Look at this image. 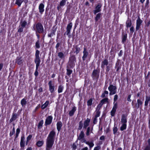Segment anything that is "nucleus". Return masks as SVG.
Segmentation results:
<instances>
[{
	"instance_id": "1",
	"label": "nucleus",
	"mask_w": 150,
	"mask_h": 150,
	"mask_svg": "<svg viewBox=\"0 0 150 150\" xmlns=\"http://www.w3.org/2000/svg\"><path fill=\"white\" fill-rule=\"evenodd\" d=\"M56 132L54 130L50 132L46 139V150H50L54 143Z\"/></svg>"
},
{
	"instance_id": "2",
	"label": "nucleus",
	"mask_w": 150,
	"mask_h": 150,
	"mask_svg": "<svg viewBox=\"0 0 150 150\" xmlns=\"http://www.w3.org/2000/svg\"><path fill=\"white\" fill-rule=\"evenodd\" d=\"M40 53V52L39 50H36L35 58L34 60V62L36 64V69L34 73V75L36 77H37L38 75V70L41 62V60L39 56Z\"/></svg>"
},
{
	"instance_id": "3",
	"label": "nucleus",
	"mask_w": 150,
	"mask_h": 150,
	"mask_svg": "<svg viewBox=\"0 0 150 150\" xmlns=\"http://www.w3.org/2000/svg\"><path fill=\"white\" fill-rule=\"evenodd\" d=\"M76 62V58L75 55H71L69 57V61L67 65V68H73L75 66Z\"/></svg>"
},
{
	"instance_id": "4",
	"label": "nucleus",
	"mask_w": 150,
	"mask_h": 150,
	"mask_svg": "<svg viewBox=\"0 0 150 150\" xmlns=\"http://www.w3.org/2000/svg\"><path fill=\"white\" fill-rule=\"evenodd\" d=\"M109 64L108 61L107 59H104L102 61L101 64V67L102 69L104 70L105 66V74H108L109 71L110 70V67L108 66Z\"/></svg>"
},
{
	"instance_id": "5",
	"label": "nucleus",
	"mask_w": 150,
	"mask_h": 150,
	"mask_svg": "<svg viewBox=\"0 0 150 150\" xmlns=\"http://www.w3.org/2000/svg\"><path fill=\"white\" fill-rule=\"evenodd\" d=\"M34 30H35L36 33H42L44 32V28L42 24L40 22L38 23L36 25H34Z\"/></svg>"
},
{
	"instance_id": "6",
	"label": "nucleus",
	"mask_w": 150,
	"mask_h": 150,
	"mask_svg": "<svg viewBox=\"0 0 150 150\" xmlns=\"http://www.w3.org/2000/svg\"><path fill=\"white\" fill-rule=\"evenodd\" d=\"M143 100H142L141 99H138L137 100V103H136L134 105L133 101H132V105L133 106V108H142V105L143 104Z\"/></svg>"
},
{
	"instance_id": "7",
	"label": "nucleus",
	"mask_w": 150,
	"mask_h": 150,
	"mask_svg": "<svg viewBox=\"0 0 150 150\" xmlns=\"http://www.w3.org/2000/svg\"><path fill=\"white\" fill-rule=\"evenodd\" d=\"M100 72V69L98 68L96 69H94L92 73L91 77L93 80L98 79Z\"/></svg>"
},
{
	"instance_id": "8",
	"label": "nucleus",
	"mask_w": 150,
	"mask_h": 150,
	"mask_svg": "<svg viewBox=\"0 0 150 150\" xmlns=\"http://www.w3.org/2000/svg\"><path fill=\"white\" fill-rule=\"evenodd\" d=\"M117 87L116 86H113L112 84H110L108 87V89L110 91V95H111L115 94L116 93Z\"/></svg>"
},
{
	"instance_id": "9",
	"label": "nucleus",
	"mask_w": 150,
	"mask_h": 150,
	"mask_svg": "<svg viewBox=\"0 0 150 150\" xmlns=\"http://www.w3.org/2000/svg\"><path fill=\"white\" fill-rule=\"evenodd\" d=\"M83 56L82 57V58L83 61H85L87 58H88L89 59H90L91 57L90 56L88 52L86 47L83 48Z\"/></svg>"
},
{
	"instance_id": "10",
	"label": "nucleus",
	"mask_w": 150,
	"mask_h": 150,
	"mask_svg": "<svg viewBox=\"0 0 150 150\" xmlns=\"http://www.w3.org/2000/svg\"><path fill=\"white\" fill-rule=\"evenodd\" d=\"M49 90L51 93H54L55 90V86L52 81L51 80L48 83Z\"/></svg>"
},
{
	"instance_id": "11",
	"label": "nucleus",
	"mask_w": 150,
	"mask_h": 150,
	"mask_svg": "<svg viewBox=\"0 0 150 150\" xmlns=\"http://www.w3.org/2000/svg\"><path fill=\"white\" fill-rule=\"evenodd\" d=\"M102 5L101 3H98L95 8V10L93 11V13L95 15L101 11Z\"/></svg>"
},
{
	"instance_id": "12",
	"label": "nucleus",
	"mask_w": 150,
	"mask_h": 150,
	"mask_svg": "<svg viewBox=\"0 0 150 150\" xmlns=\"http://www.w3.org/2000/svg\"><path fill=\"white\" fill-rule=\"evenodd\" d=\"M53 117L52 116H48L45 120V125L46 126L50 125L52 122Z\"/></svg>"
},
{
	"instance_id": "13",
	"label": "nucleus",
	"mask_w": 150,
	"mask_h": 150,
	"mask_svg": "<svg viewBox=\"0 0 150 150\" xmlns=\"http://www.w3.org/2000/svg\"><path fill=\"white\" fill-rule=\"evenodd\" d=\"M19 115L18 113L13 112L12 113V117L9 120L10 123H12L13 121L15 120L18 118Z\"/></svg>"
},
{
	"instance_id": "14",
	"label": "nucleus",
	"mask_w": 150,
	"mask_h": 150,
	"mask_svg": "<svg viewBox=\"0 0 150 150\" xmlns=\"http://www.w3.org/2000/svg\"><path fill=\"white\" fill-rule=\"evenodd\" d=\"M55 26H53L52 29L51 30V33H49L47 35V36L49 38H51L53 35H55V33L57 30V28H54Z\"/></svg>"
},
{
	"instance_id": "15",
	"label": "nucleus",
	"mask_w": 150,
	"mask_h": 150,
	"mask_svg": "<svg viewBox=\"0 0 150 150\" xmlns=\"http://www.w3.org/2000/svg\"><path fill=\"white\" fill-rule=\"evenodd\" d=\"M127 115L126 114H123L121 116V122L122 123L127 124Z\"/></svg>"
},
{
	"instance_id": "16",
	"label": "nucleus",
	"mask_w": 150,
	"mask_h": 150,
	"mask_svg": "<svg viewBox=\"0 0 150 150\" xmlns=\"http://www.w3.org/2000/svg\"><path fill=\"white\" fill-rule=\"evenodd\" d=\"M72 22L70 23L67 25V27L66 30V32L67 33V35H69L70 34L71 30L72 28Z\"/></svg>"
},
{
	"instance_id": "17",
	"label": "nucleus",
	"mask_w": 150,
	"mask_h": 150,
	"mask_svg": "<svg viewBox=\"0 0 150 150\" xmlns=\"http://www.w3.org/2000/svg\"><path fill=\"white\" fill-rule=\"evenodd\" d=\"M121 65L120 64L119 60L118 59L117 61L115 64V68L116 69V71L117 72H119V71L121 69Z\"/></svg>"
},
{
	"instance_id": "18",
	"label": "nucleus",
	"mask_w": 150,
	"mask_h": 150,
	"mask_svg": "<svg viewBox=\"0 0 150 150\" xmlns=\"http://www.w3.org/2000/svg\"><path fill=\"white\" fill-rule=\"evenodd\" d=\"M91 121V119L88 118L85 120L83 123V128L84 129H86L87 127L89 126V123Z\"/></svg>"
},
{
	"instance_id": "19",
	"label": "nucleus",
	"mask_w": 150,
	"mask_h": 150,
	"mask_svg": "<svg viewBox=\"0 0 150 150\" xmlns=\"http://www.w3.org/2000/svg\"><path fill=\"white\" fill-rule=\"evenodd\" d=\"M44 7L45 5L42 3H40L39 5L38 9L39 10V12L41 14L43 13L44 11Z\"/></svg>"
},
{
	"instance_id": "20",
	"label": "nucleus",
	"mask_w": 150,
	"mask_h": 150,
	"mask_svg": "<svg viewBox=\"0 0 150 150\" xmlns=\"http://www.w3.org/2000/svg\"><path fill=\"white\" fill-rule=\"evenodd\" d=\"M25 137L24 135L22 136L21 137V142L20 143V145L21 148L24 147L25 145V142L24 140Z\"/></svg>"
},
{
	"instance_id": "21",
	"label": "nucleus",
	"mask_w": 150,
	"mask_h": 150,
	"mask_svg": "<svg viewBox=\"0 0 150 150\" xmlns=\"http://www.w3.org/2000/svg\"><path fill=\"white\" fill-rule=\"evenodd\" d=\"M76 108L75 106H74L72 109L69 111V115L70 117L73 116L75 111H76Z\"/></svg>"
},
{
	"instance_id": "22",
	"label": "nucleus",
	"mask_w": 150,
	"mask_h": 150,
	"mask_svg": "<svg viewBox=\"0 0 150 150\" xmlns=\"http://www.w3.org/2000/svg\"><path fill=\"white\" fill-rule=\"evenodd\" d=\"M56 125L57 131L59 132L60 131L62 126V122L61 121L58 122L57 123Z\"/></svg>"
},
{
	"instance_id": "23",
	"label": "nucleus",
	"mask_w": 150,
	"mask_h": 150,
	"mask_svg": "<svg viewBox=\"0 0 150 150\" xmlns=\"http://www.w3.org/2000/svg\"><path fill=\"white\" fill-rule=\"evenodd\" d=\"M15 63L20 65L23 64V61L21 59V57H17Z\"/></svg>"
},
{
	"instance_id": "24",
	"label": "nucleus",
	"mask_w": 150,
	"mask_h": 150,
	"mask_svg": "<svg viewBox=\"0 0 150 150\" xmlns=\"http://www.w3.org/2000/svg\"><path fill=\"white\" fill-rule=\"evenodd\" d=\"M132 25V21L131 19H128L127 21L126 22V27L128 28L131 27Z\"/></svg>"
},
{
	"instance_id": "25",
	"label": "nucleus",
	"mask_w": 150,
	"mask_h": 150,
	"mask_svg": "<svg viewBox=\"0 0 150 150\" xmlns=\"http://www.w3.org/2000/svg\"><path fill=\"white\" fill-rule=\"evenodd\" d=\"M27 25V22L26 21L24 20L23 21L22 20H21L20 25L21 26L25 28Z\"/></svg>"
},
{
	"instance_id": "26",
	"label": "nucleus",
	"mask_w": 150,
	"mask_h": 150,
	"mask_svg": "<svg viewBox=\"0 0 150 150\" xmlns=\"http://www.w3.org/2000/svg\"><path fill=\"white\" fill-rule=\"evenodd\" d=\"M44 142L43 140L38 141L36 143V145L38 147H41L43 145Z\"/></svg>"
},
{
	"instance_id": "27",
	"label": "nucleus",
	"mask_w": 150,
	"mask_h": 150,
	"mask_svg": "<svg viewBox=\"0 0 150 150\" xmlns=\"http://www.w3.org/2000/svg\"><path fill=\"white\" fill-rule=\"evenodd\" d=\"M127 38V34L125 33L123 35L122 38V44H125V42Z\"/></svg>"
},
{
	"instance_id": "28",
	"label": "nucleus",
	"mask_w": 150,
	"mask_h": 150,
	"mask_svg": "<svg viewBox=\"0 0 150 150\" xmlns=\"http://www.w3.org/2000/svg\"><path fill=\"white\" fill-rule=\"evenodd\" d=\"M85 134L83 131H81L79 134V136L78 137V139L81 140L83 138H84Z\"/></svg>"
},
{
	"instance_id": "29",
	"label": "nucleus",
	"mask_w": 150,
	"mask_h": 150,
	"mask_svg": "<svg viewBox=\"0 0 150 150\" xmlns=\"http://www.w3.org/2000/svg\"><path fill=\"white\" fill-rule=\"evenodd\" d=\"M108 99L107 98H105L102 99L100 101V103L103 105L106 103L108 102Z\"/></svg>"
},
{
	"instance_id": "30",
	"label": "nucleus",
	"mask_w": 150,
	"mask_h": 150,
	"mask_svg": "<svg viewBox=\"0 0 150 150\" xmlns=\"http://www.w3.org/2000/svg\"><path fill=\"white\" fill-rule=\"evenodd\" d=\"M44 121L42 120H41L39 122L38 125V128L40 129L42 128L43 127Z\"/></svg>"
},
{
	"instance_id": "31",
	"label": "nucleus",
	"mask_w": 150,
	"mask_h": 150,
	"mask_svg": "<svg viewBox=\"0 0 150 150\" xmlns=\"http://www.w3.org/2000/svg\"><path fill=\"white\" fill-rule=\"evenodd\" d=\"M71 68H67V74L69 77H70L71 74L72 73L73 71L70 69Z\"/></svg>"
},
{
	"instance_id": "32",
	"label": "nucleus",
	"mask_w": 150,
	"mask_h": 150,
	"mask_svg": "<svg viewBox=\"0 0 150 150\" xmlns=\"http://www.w3.org/2000/svg\"><path fill=\"white\" fill-rule=\"evenodd\" d=\"M49 103V101L47 100L45 103L41 106V108L42 109H44L46 108L47 106Z\"/></svg>"
},
{
	"instance_id": "33",
	"label": "nucleus",
	"mask_w": 150,
	"mask_h": 150,
	"mask_svg": "<svg viewBox=\"0 0 150 150\" xmlns=\"http://www.w3.org/2000/svg\"><path fill=\"white\" fill-rule=\"evenodd\" d=\"M148 145H146L143 150H150V138L148 139Z\"/></svg>"
},
{
	"instance_id": "34",
	"label": "nucleus",
	"mask_w": 150,
	"mask_h": 150,
	"mask_svg": "<svg viewBox=\"0 0 150 150\" xmlns=\"http://www.w3.org/2000/svg\"><path fill=\"white\" fill-rule=\"evenodd\" d=\"M101 16V13H98L96 15L95 17V20L96 22H97L100 18Z\"/></svg>"
},
{
	"instance_id": "35",
	"label": "nucleus",
	"mask_w": 150,
	"mask_h": 150,
	"mask_svg": "<svg viewBox=\"0 0 150 150\" xmlns=\"http://www.w3.org/2000/svg\"><path fill=\"white\" fill-rule=\"evenodd\" d=\"M122 124L121 125L120 127V130L121 131H123L124 130L126 129L127 128V124L126 123H122Z\"/></svg>"
},
{
	"instance_id": "36",
	"label": "nucleus",
	"mask_w": 150,
	"mask_h": 150,
	"mask_svg": "<svg viewBox=\"0 0 150 150\" xmlns=\"http://www.w3.org/2000/svg\"><path fill=\"white\" fill-rule=\"evenodd\" d=\"M21 103L22 106L23 107L25 106L27 104L26 99L25 98L22 99L21 100Z\"/></svg>"
},
{
	"instance_id": "37",
	"label": "nucleus",
	"mask_w": 150,
	"mask_h": 150,
	"mask_svg": "<svg viewBox=\"0 0 150 150\" xmlns=\"http://www.w3.org/2000/svg\"><path fill=\"white\" fill-rule=\"evenodd\" d=\"M64 89V87L62 85H60L58 86V93H62Z\"/></svg>"
},
{
	"instance_id": "38",
	"label": "nucleus",
	"mask_w": 150,
	"mask_h": 150,
	"mask_svg": "<svg viewBox=\"0 0 150 150\" xmlns=\"http://www.w3.org/2000/svg\"><path fill=\"white\" fill-rule=\"evenodd\" d=\"M24 0H16L15 4L17 5L19 7L21 6Z\"/></svg>"
},
{
	"instance_id": "39",
	"label": "nucleus",
	"mask_w": 150,
	"mask_h": 150,
	"mask_svg": "<svg viewBox=\"0 0 150 150\" xmlns=\"http://www.w3.org/2000/svg\"><path fill=\"white\" fill-rule=\"evenodd\" d=\"M142 22V21L140 19L139 16L137 19V20L136 24H138V25H141Z\"/></svg>"
},
{
	"instance_id": "40",
	"label": "nucleus",
	"mask_w": 150,
	"mask_h": 150,
	"mask_svg": "<svg viewBox=\"0 0 150 150\" xmlns=\"http://www.w3.org/2000/svg\"><path fill=\"white\" fill-rule=\"evenodd\" d=\"M86 144L88 145L90 148H92L94 146L93 141H91L90 142L88 141V142L86 143Z\"/></svg>"
},
{
	"instance_id": "41",
	"label": "nucleus",
	"mask_w": 150,
	"mask_h": 150,
	"mask_svg": "<svg viewBox=\"0 0 150 150\" xmlns=\"http://www.w3.org/2000/svg\"><path fill=\"white\" fill-rule=\"evenodd\" d=\"M93 99L92 98H90L87 101V105L88 106H90L92 104Z\"/></svg>"
},
{
	"instance_id": "42",
	"label": "nucleus",
	"mask_w": 150,
	"mask_h": 150,
	"mask_svg": "<svg viewBox=\"0 0 150 150\" xmlns=\"http://www.w3.org/2000/svg\"><path fill=\"white\" fill-rule=\"evenodd\" d=\"M35 46L36 49H39L40 48V42L39 40H38L35 43Z\"/></svg>"
},
{
	"instance_id": "43",
	"label": "nucleus",
	"mask_w": 150,
	"mask_h": 150,
	"mask_svg": "<svg viewBox=\"0 0 150 150\" xmlns=\"http://www.w3.org/2000/svg\"><path fill=\"white\" fill-rule=\"evenodd\" d=\"M75 49L76 50L74 52V53H76V54H78L80 52L81 50L80 47H78L77 46H76L75 47Z\"/></svg>"
},
{
	"instance_id": "44",
	"label": "nucleus",
	"mask_w": 150,
	"mask_h": 150,
	"mask_svg": "<svg viewBox=\"0 0 150 150\" xmlns=\"http://www.w3.org/2000/svg\"><path fill=\"white\" fill-rule=\"evenodd\" d=\"M83 127V123L82 121H81L79 123V126L78 127V129L81 130Z\"/></svg>"
},
{
	"instance_id": "45",
	"label": "nucleus",
	"mask_w": 150,
	"mask_h": 150,
	"mask_svg": "<svg viewBox=\"0 0 150 150\" xmlns=\"http://www.w3.org/2000/svg\"><path fill=\"white\" fill-rule=\"evenodd\" d=\"M70 80L72 82H73L74 84H75L76 82L77 81L78 79L76 77H74L73 78L70 79Z\"/></svg>"
},
{
	"instance_id": "46",
	"label": "nucleus",
	"mask_w": 150,
	"mask_h": 150,
	"mask_svg": "<svg viewBox=\"0 0 150 150\" xmlns=\"http://www.w3.org/2000/svg\"><path fill=\"white\" fill-rule=\"evenodd\" d=\"M116 111V110L114 109V108H112V110L110 112V114L111 116L112 117L114 116L115 115V113Z\"/></svg>"
},
{
	"instance_id": "47",
	"label": "nucleus",
	"mask_w": 150,
	"mask_h": 150,
	"mask_svg": "<svg viewBox=\"0 0 150 150\" xmlns=\"http://www.w3.org/2000/svg\"><path fill=\"white\" fill-rule=\"evenodd\" d=\"M66 3V0H62L60 3V6H63L65 5Z\"/></svg>"
},
{
	"instance_id": "48",
	"label": "nucleus",
	"mask_w": 150,
	"mask_h": 150,
	"mask_svg": "<svg viewBox=\"0 0 150 150\" xmlns=\"http://www.w3.org/2000/svg\"><path fill=\"white\" fill-rule=\"evenodd\" d=\"M96 114L94 117H98L100 116V110H96Z\"/></svg>"
},
{
	"instance_id": "49",
	"label": "nucleus",
	"mask_w": 150,
	"mask_h": 150,
	"mask_svg": "<svg viewBox=\"0 0 150 150\" xmlns=\"http://www.w3.org/2000/svg\"><path fill=\"white\" fill-rule=\"evenodd\" d=\"M58 55L59 57L61 59H62L64 57V54L62 52H59Z\"/></svg>"
},
{
	"instance_id": "50",
	"label": "nucleus",
	"mask_w": 150,
	"mask_h": 150,
	"mask_svg": "<svg viewBox=\"0 0 150 150\" xmlns=\"http://www.w3.org/2000/svg\"><path fill=\"white\" fill-rule=\"evenodd\" d=\"M118 130V129L117 127H115L113 128V133L115 135L117 132Z\"/></svg>"
},
{
	"instance_id": "51",
	"label": "nucleus",
	"mask_w": 150,
	"mask_h": 150,
	"mask_svg": "<svg viewBox=\"0 0 150 150\" xmlns=\"http://www.w3.org/2000/svg\"><path fill=\"white\" fill-rule=\"evenodd\" d=\"M146 71L144 73V74L145 75V78L146 79H148L149 76L150 75V71H149L147 75H146Z\"/></svg>"
},
{
	"instance_id": "52",
	"label": "nucleus",
	"mask_w": 150,
	"mask_h": 150,
	"mask_svg": "<svg viewBox=\"0 0 150 150\" xmlns=\"http://www.w3.org/2000/svg\"><path fill=\"white\" fill-rule=\"evenodd\" d=\"M15 133V129L14 127H13L12 132H10L9 134V136L10 137H12V136Z\"/></svg>"
},
{
	"instance_id": "53",
	"label": "nucleus",
	"mask_w": 150,
	"mask_h": 150,
	"mask_svg": "<svg viewBox=\"0 0 150 150\" xmlns=\"http://www.w3.org/2000/svg\"><path fill=\"white\" fill-rule=\"evenodd\" d=\"M102 105L100 103L97 106L96 110H100V109L102 107Z\"/></svg>"
},
{
	"instance_id": "54",
	"label": "nucleus",
	"mask_w": 150,
	"mask_h": 150,
	"mask_svg": "<svg viewBox=\"0 0 150 150\" xmlns=\"http://www.w3.org/2000/svg\"><path fill=\"white\" fill-rule=\"evenodd\" d=\"M116 48H115V46L113 47L112 46L111 47V49L110 51V53H112V52H116Z\"/></svg>"
},
{
	"instance_id": "55",
	"label": "nucleus",
	"mask_w": 150,
	"mask_h": 150,
	"mask_svg": "<svg viewBox=\"0 0 150 150\" xmlns=\"http://www.w3.org/2000/svg\"><path fill=\"white\" fill-rule=\"evenodd\" d=\"M90 127H88L87 129V130L86 132V135L87 136H88L90 135Z\"/></svg>"
},
{
	"instance_id": "56",
	"label": "nucleus",
	"mask_w": 150,
	"mask_h": 150,
	"mask_svg": "<svg viewBox=\"0 0 150 150\" xmlns=\"http://www.w3.org/2000/svg\"><path fill=\"white\" fill-rule=\"evenodd\" d=\"M71 8V7L70 5H69L68 6L66 11V12L67 13H69L70 12Z\"/></svg>"
},
{
	"instance_id": "57",
	"label": "nucleus",
	"mask_w": 150,
	"mask_h": 150,
	"mask_svg": "<svg viewBox=\"0 0 150 150\" xmlns=\"http://www.w3.org/2000/svg\"><path fill=\"white\" fill-rule=\"evenodd\" d=\"M113 104L114 105L112 108L116 110L117 108V102H113Z\"/></svg>"
},
{
	"instance_id": "58",
	"label": "nucleus",
	"mask_w": 150,
	"mask_h": 150,
	"mask_svg": "<svg viewBox=\"0 0 150 150\" xmlns=\"http://www.w3.org/2000/svg\"><path fill=\"white\" fill-rule=\"evenodd\" d=\"M130 31L131 34H132L134 31V29L133 26H132L130 27Z\"/></svg>"
},
{
	"instance_id": "59",
	"label": "nucleus",
	"mask_w": 150,
	"mask_h": 150,
	"mask_svg": "<svg viewBox=\"0 0 150 150\" xmlns=\"http://www.w3.org/2000/svg\"><path fill=\"white\" fill-rule=\"evenodd\" d=\"M132 96V95L131 94H130L128 96V97L127 98V100L128 101L130 102L132 100L131 99V98Z\"/></svg>"
},
{
	"instance_id": "60",
	"label": "nucleus",
	"mask_w": 150,
	"mask_h": 150,
	"mask_svg": "<svg viewBox=\"0 0 150 150\" xmlns=\"http://www.w3.org/2000/svg\"><path fill=\"white\" fill-rule=\"evenodd\" d=\"M141 25H138V24H136V31H137L139 30L141 28Z\"/></svg>"
},
{
	"instance_id": "61",
	"label": "nucleus",
	"mask_w": 150,
	"mask_h": 150,
	"mask_svg": "<svg viewBox=\"0 0 150 150\" xmlns=\"http://www.w3.org/2000/svg\"><path fill=\"white\" fill-rule=\"evenodd\" d=\"M24 28L23 27H22L21 26V27L19 28L18 30V32L19 33H21L23 31V28Z\"/></svg>"
},
{
	"instance_id": "62",
	"label": "nucleus",
	"mask_w": 150,
	"mask_h": 150,
	"mask_svg": "<svg viewBox=\"0 0 150 150\" xmlns=\"http://www.w3.org/2000/svg\"><path fill=\"white\" fill-rule=\"evenodd\" d=\"M101 149V146H96L93 149V150H100Z\"/></svg>"
},
{
	"instance_id": "63",
	"label": "nucleus",
	"mask_w": 150,
	"mask_h": 150,
	"mask_svg": "<svg viewBox=\"0 0 150 150\" xmlns=\"http://www.w3.org/2000/svg\"><path fill=\"white\" fill-rule=\"evenodd\" d=\"M97 117H94L93 119V123L94 125L96 124L97 122Z\"/></svg>"
},
{
	"instance_id": "64",
	"label": "nucleus",
	"mask_w": 150,
	"mask_h": 150,
	"mask_svg": "<svg viewBox=\"0 0 150 150\" xmlns=\"http://www.w3.org/2000/svg\"><path fill=\"white\" fill-rule=\"evenodd\" d=\"M32 137V135L31 134H30L27 137L26 140L29 141L31 139Z\"/></svg>"
}]
</instances>
